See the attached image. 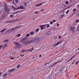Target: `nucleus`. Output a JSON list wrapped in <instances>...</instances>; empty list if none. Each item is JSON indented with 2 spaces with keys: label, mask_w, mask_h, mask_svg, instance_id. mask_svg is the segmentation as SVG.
I'll return each instance as SVG.
<instances>
[{
  "label": "nucleus",
  "mask_w": 79,
  "mask_h": 79,
  "mask_svg": "<svg viewBox=\"0 0 79 79\" xmlns=\"http://www.w3.org/2000/svg\"><path fill=\"white\" fill-rule=\"evenodd\" d=\"M27 38H24L20 40L21 42H23L25 45H27V44H30L33 42H39L40 41V39L39 38H33L30 41H27Z\"/></svg>",
  "instance_id": "nucleus-1"
},
{
  "label": "nucleus",
  "mask_w": 79,
  "mask_h": 79,
  "mask_svg": "<svg viewBox=\"0 0 79 79\" xmlns=\"http://www.w3.org/2000/svg\"><path fill=\"white\" fill-rule=\"evenodd\" d=\"M21 27L20 26H18L17 27H15V28H12L10 30H9V32H13V31H16L17 29H18L19 28H20Z\"/></svg>",
  "instance_id": "nucleus-2"
},
{
  "label": "nucleus",
  "mask_w": 79,
  "mask_h": 79,
  "mask_svg": "<svg viewBox=\"0 0 79 79\" xmlns=\"http://www.w3.org/2000/svg\"><path fill=\"white\" fill-rule=\"evenodd\" d=\"M14 44H15V45L17 46V47H18L19 48H20L21 47V45L19 43L15 42H14Z\"/></svg>",
  "instance_id": "nucleus-3"
},
{
  "label": "nucleus",
  "mask_w": 79,
  "mask_h": 79,
  "mask_svg": "<svg viewBox=\"0 0 79 79\" xmlns=\"http://www.w3.org/2000/svg\"><path fill=\"white\" fill-rule=\"evenodd\" d=\"M69 29L71 31H76V27H70L69 28Z\"/></svg>",
  "instance_id": "nucleus-4"
},
{
  "label": "nucleus",
  "mask_w": 79,
  "mask_h": 79,
  "mask_svg": "<svg viewBox=\"0 0 79 79\" xmlns=\"http://www.w3.org/2000/svg\"><path fill=\"white\" fill-rule=\"evenodd\" d=\"M60 63V61H58L57 62H56L54 64H53L52 65L49 66L48 67V68H52L53 67V66H55V65H56V64H57V63Z\"/></svg>",
  "instance_id": "nucleus-5"
},
{
  "label": "nucleus",
  "mask_w": 79,
  "mask_h": 79,
  "mask_svg": "<svg viewBox=\"0 0 79 79\" xmlns=\"http://www.w3.org/2000/svg\"><path fill=\"white\" fill-rule=\"evenodd\" d=\"M16 22L15 20L14 21H9L7 22L6 23H14Z\"/></svg>",
  "instance_id": "nucleus-6"
},
{
  "label": "nucleus",
  "mask_w": 79,
  "mask_h": 79,
  "mask_svg": "<svg viewBox=\"0 0 79 79\" xmlns=\"http://www.w3.org/2000/svg\"><path fill=\"white\" fill-rule=\"evenodd\" d=\"M54 78L53 75H51L49 76L48 79H53Z\"/></svg>",
  "instance_id": "nucleus-7"
},
{
  "label": "nucleus",
  "mask_w": 79,
  "mask_h": 79,
  "mask_svg": "<svg viewBox=\"0 0 79 79\" xmlns=\"http://www.w3.org/2000/svg\"><path fill=\"white\" fill-rule=\"evenodd\" d=\"M5 15H2L0 19V20H3L4 19H5Z\"/></svg>",
  "instance_id": "nucleus-8"
},
{
  "label": "nucleus",
  "mask_w": 79,
  "mask_h": 79,
  "mask_svg": "<svg viewBox=\"0 0 79 79\" xmlns=\"http://www.w3.org/2000/svg\"><path fill=\"white\" fill-rule=\"evenodd\" d=\"M62 42V41H59L58 42H57V43L54 44V46H57V45H59V44H60V43H61V42Z\"/></svg>",
  "instance_id": "nucleus-9"
},
{
  "label": "nucleus",
  "mask_w": 79,
  "mask_h": 79,
  "mask_svg": "<svg viewBox=\"0 0 79 79\" xmlns=\"http://www.w3.org/2000/svg\"><path fill=\"white\" fill-rule=\"evenodd\" d=\"M15 69H13L10 70L9 71V73H11L13 72V71H14V70H15Z\"/></svg>",
  "instance_id": "nucleus-10"
},
{
  "label": "nucleus",
  "mask_w": 79,
  "mask_h": 79,
  "mask_svg": "<svg viewBox=\"0 0 79 79\" xmlns=\"http://www.w3.org/2000/svg\"><path fill=\"white\" fill-rule=\"evenodd\" d=\"M4 6V9H5V10H8V7L7 6V5H6V4H5Z\"/></svg>",
  "instance_id": "nucleus-11"
},
{
  "label": "nucleus",
  "mask_w": 79,
  "mask_h": 79,
  "mask_svg": "<svg viewBox=\"0 0 79 79\" xmlns=\"http://www.w3.org/2000/svg\"><path fill=\"white\" fill-rule=\"evenodd\" d=\"M76 56V54H75V55H74L70 59H69L68 60V62H69V61H71V60H72V59H73L75 57V56Z\"/></svg>",
  "instance_id": "nucleus-12"
},
{
  "label": "nucleus",
  "mask_w": 79,
  "mask_h": 79,
  "mask_svg": "<svg viewBox=\"0 0 79 79\" xmlns=\"http://www.w3.org/2000/svg\"><path fill=\"white\" fill-rule=\"evenodd\" d=\"M18 7L19 8V10L20 9H24V8L23 6H21L19 7Z\"/></svg>",
  "instance_id": "nucleus-13"
},
{
  "label": "nucleus",
  "mask_w": 79,
  "mask_h": 79,
  "mask_svg": "<svg viewBox=\"0 0 79 79\" xmlns=\"http://www.w3.org/2000/svg\"><path fill=\"white\" fill-rule=\"evenodd\" d=\"M9 41V39H7V40H5L3 41V43H7L8 42V41Z\"/></svg>",
  "instance_id": "nucleus-14"
},
{
  "label": "nucleus",
  "mask_w": 79,
  "mask_h": 79,
  "mask_svg": "<svg viewBox=\"0 0 79 79\" xmlns=\"http://www.w3.org/2000/svg\"><path fill=\"white\" fill-rule=\"evenodd\" d=\"M3 78H5L6 77H7V74H5L4 75H3Z\"/></svg>",
  "instance_id": "nucleus-15"
},
{
  "label": "nucleus",
  "mask_w": 79,
  "mask_h": 79,
  "mask_svg": "<svg viewBox=\"0 0 79 79\" xmlns=\"http://www.w3.org/2000/svg\"><path fill=\"white\" fill-rule=\"evenodd\" d=\"M4 12H6V13L8 14V13H9V12H10V11L8 10H4Z\"/></svg>",
  "instance_id": "nucleus-16"
},
{
  "label": "nucleus",
  "mask_w": 79,
  "mask_h": 79,
  "mask_svg": "<svg viewBox=\"0 0 79 79\" xmlns=\"http://www.w3.org/2000/svg\"><path fill=\"white\" fill-rule=\"evenodd\" d=\"M6 28H4L3 29V30H2L1 31H0L1 32L3 33L5 31H6Z\"/></svg>",
  "instance_id": "nucleus-17"
},
{
  "label": "nucleus",
  "mask_w": 79,
  "mask_h": 79,
  "mask_svg": "<svg viewBox=\"0 0 79 79\" xmlns=\"http://www.w3.org/2000/svg\"><path fill=\"white\" fill-rule=\"evenodd\" d=\"M40 27H41V30H42V29H44V26L41 25H40Z\"/></svg>",
  "instance_id": "nucleus-18"
},
{
  "label": "nucleus",
  "mask_w": 79,
  "mask_h": 79,
  "mask_svg": "<svg viewBox=\"0 0 79 79\" xmlns=\"http://www.w3.org/2000/svg\"><path fill=\"white\" fill-rule=\"evenodd\" d=\"M42 4V3H40L39 4L36 5L35 6H40V5H41Z\"/></svg>",
  "instance_id": "nucleus-19"
},
{
  "label": "nucleus",
  "mask_w": 79,
  "mask_h": 79,
  "mask_svg": "<svg viewBox=\"0 0 79 79\" xmlns=\"http://www.w3.org/2000/svg\"><path fill=\"white\" fill-rule=\"evenodd\" d=\"M47 35H50L51 34V32L50 31H48L47 33Z\"/></svg>",
  "instance_id": "nucleus-20"
},
{
  "label": "nucleus",
  "mask_w": 79,
  "mask_h": 79,
  "mask_svg": "<svg viewBox=\"0 0 79 79\" xmlns=\"http://www.w3.org/2000/svg\"><path fill=\"white\" fill-rule=\"evenodd\" d=\"M60 73L61 74H63V73H64V71H63V70H61L60 71Z\"/></svg>",
  "instance_id": "nucleus-21"
},
{
  "label": "nucleus",
  "mask_w": 79,
  "mask_h": 79,
  "mask_svg": "<svg viewBox=\"0 0 79 79\" xmlns=\"http://www.w3.org/2000/svg\"><path fill=\"white\" fill-rule=\"evenodd\" d=\"M49 64H50V62H49L48 63H46L45 64V65H46V66H48V65H49Z\"/></svg>",
  "instance_id": "nucleus-22"
},
{
  "label": "nucleus",
  "mask_w": 79,
  "mask_h": 79,
  "mask_svg": "<svg viewBox=\"0 0 79 79\" xmlns=\"http://www.w3.org/2000/svg\"><path fill=\"white\" fill-rule=\"evenodd\" d=\"M14 10H19V8L18 7L17 8L14 7Z\"/></svg>",
  "instance_id": "nucleus-23"
},
{
  "label": "nucleus",
  "mask_w": 79,
  "mask_h": 79,
  "mask_svg": "<svg viewBox=\"0 0 79 79\" xmlns=\"http://www.w3.org/2000/svg\"><path fill=\"white\" fill-rule=\"evenodd\" d=\"M3 45H0V50H1L3 48Z\"/></svg>",
  "instance_id": "nucleus-24"
},
{
  "label": "nucleus",
  "mask_w": 79,
  "mask_h": 79,
  "mask_svg": "<svg viewBox=\"0 0 79 79\" xmlns=\"http://www.w3.org/2000/svg\"><path fill=\"white\" fill-rule=\"evenodd\" d=\"M35 14H36L37 15V14H39V11H36L35 12Z\"/></svg>",
  "instance_id": "nucleus-25"
},
{
  "label": "nucleus",
  "mask_w": 79,
  "mask_h": 79,
  "mask_svg": "<svg viewBox=\"0 0 79 79\" xmlns=\"http://www.w3.org/2000/svg\"><path fill=\"white\" fill-rule=\"evenodd\" d=\"M27 50H22V52H23V53L25 52H27Z\"/></svg>",
  "instance_id": "nucleus-26"
},
{
  "label": "nucleus",
  "mask_w": 79,
  "mask_h": 79,
  "mask_svg": "<svg viewBox=\"0 0 79 79\" xmlns=\"http://www.w3.org/2000/svg\"><path fill=\"white\" fill-rule=\"evenodd\" d=\"M2 46L3 47L4 46H5V47H7V44H4L3 45H2Z\"/></svg>",
  "instance_id": "nucleus-27"
},
{
  "label": "nucleus",
  "mask_w": 79,
  "mask_h": 79,
  "mask_svg": "<svg viewBox=\"0 0 79 79\" xmlns=\"http://www.w3.org/2000/svg\"><path fill=\"white\" fill-rule=\"evenodd\" d=\"M76 23H79V19H77L76 20Z\"/></svg>",
  "instance_id": "nucleus-28"
},
{
  "label": "nucleus",
  "mask_w": 79,
  "mask_h": 79,
  "mask_svg": "<svg viewBox=\"0 0 79 79\" xmlns=\"http://www.w3.org/2000/svg\"><path fill=\"white\" fill-rule=\"evenodd\" d=\"M21 36V34H18L16 35V37H20Z\"/></svg>",
  "instance_id": "nucleus-29"
},
{
  "label": "nucleus",
  "mask_w": 79,
  "mask_h": 79,
  "mask_svg": "<svg viewBox=\"0 0 79 79\" xmlns=\"http://www.w3.org/2000/svg\"><path fill=\"white\" fill-rule=\"evenodd\" d=\"M19 13V11H17V12H14V14H18Z\"/></svg>",
  "instance_id": "nucleus-30"
},
{
  "label": "nucleus",
  "mask_w": 79,
  "mask_h": 79,
  "mask_svg": "<svg viewBox=\"0 0 79 79\" xmlns=\"http://www.w3.org/2000/svg\"><path fill=\"white\" fill-rule=\"evenodd\" d=\"M30 35V34H28L26 35V37H29V36Z\"/></svg>",
  "instance_id": "nucleus-31"
},
{
  "label": "nucleus",
  "mask_w": 79,
  "mask_h": 79,
  "mask_svg": "<svg viewBox=\"0 0 79 79\" xmlns=\"http://www.w3.org/2000/svg\"><path fill=\"white\" fill-rule=\"evenodd\" d=\"M24 5L25 6H27V3H24Z\"/></svg>",
  "instance_id": "nucleus-32"
},
{
  "label": "nucleus",
  "mask_w": 79,
  "mask_h": 79,
  "mask_svg": "<svg viewBox=\"0 0 79 79\" xmlns=\"http://www.w3.org/2000/svg\"><path fill=\"white\" fill-rule=\"evenodd\" d=\"M39 31V28H37L35 30L36 32H38Z\"/></svg>",
  "instance_id": "nucleus-33"
},
{
  "label": "nucleus",
  "mask_w": 79,
  "mask_h": 79,
  "mask_svg": "<svg viewBox=\"0 0 79 79\" xmlns=\"http://www.w3.org/2000/svg\"><path fill=\"white\" fill-rule=\"evenodd\" d=\"M13 15H10V18H13Z\"/></svg>",
  "instance_id": "nucleus-34"
},
{
  "label": "nucleus",
  "mask_w": 79,
  "mask_h": 79,
  "mask_svg": "<svg viewBox=\"0 0 79 79\" xmlns=\"http://www.w3.org/2000/svg\"><path fill=\"white\" fill-rule=\"evenodd\" d=\"M77 16H79V12L77 13Z\"/></svg>",
  "instance_id": "nucleus-35"
},
{
  "label": "nucleus",
  "mask_w": 79,
  "mask_h": 79,
  "mask_svg": "<svg viewBox=\"0 0 79 79\" xmlns=\"http://www.w3.org/2000/svg\"><path fill=\"white\" fill-rule=\"evenodd\" d=\"M69 3V2H68V1H66L65 2V4H67V5H68V4Z\"/></svg>",
  "instance_id": "nucleus-36"
},
{
  "label": "nucleus",
  "mask_w": 79,
  "mask_h": 79,
  "mask_svg": "<svg viewBox=\"0 0 79 79\" xmlns=\"http://www.w3.org/2000/svg\"><path fill=\"white\" fill-rule=\"evenodd\" d=\"M79 60L77 61L76 63H75L76 65H77V64H78V63H79Z\"/></svg>",
  "instance_id": "nucleus-37"
},
{
  "label": "nucleus",
  "mask_w": 79,
  "mask_h": 79,
  "mask_svg": "<svg viewBox=\"0 0 79 79\" xmlns=\"http://www.w3.org/2000/svg\"><path fill=\"white\" fill-rule=\"evenodd\" d=\"M53 30L54 31H55V30H56V28L55 27H54L52 28Z\"/></svg>",
  "instance_id": "nucleus-38"
},
{
  "label": "nucleus",
  "mask_w": 79,
  "mask_h": 79,
  "mask_svg": "<svg viewBox=\"0 0 79 79\" xmlns=\"http://www.w3.org/2000/svg\"><path fill=\"white\" fill-rule=\"evenodd\" d=\"M20 66H21V65H20L19 64L18 65V66L17 67V68H19V67H20Z\"/></svg>",
  "instance_id": "nucleus-39"
},
{
  "label": "nucleus",
  "mask_w": 79,
  "mask_h": 79,
  "mask_svg": "<svg viewBox=\"0 0 79 79\" xmlns=\"http://www.w3.org/2000/svg\"><path fill=\"white\" fill-rule=\"evenodd\" d=\"M76 11V8H75V9H73V11Z\"/></svg>",
  "instance_id": "nucleus-40"
},
{
  "label": "nucleus",
  "mask_w": 79,
  "mask_h": 79,
  "mask_svg": "<svg viewBox=\"0 0 79 79\" xmlns=\"http://www.w3.org/2000/svg\"><path fill=\"white\" fill-rule=\"evenodd\" d=\"M69 10H67V12H66V14L67 15L68 13H69Z\"/></svg>",
  "instance_id": "nucleus-41"
},
{
  "label": "nucleus",
  "mask_w": 79,
  "mask_h": 79,
  "mask_svg": "<svg viewBox=\"0 0 79 79\" xmlns=\"http://www.w3.org/2000/svg\"><path fill=\"white\" fill-rule=\"evenodd\" d=\"M16 58L15 57H13L12 58H11V60H15V59Z\"/></svg>",
  "instance_id": "nucleus-42"
},
{
  "label": "nucleus",
  "mask_w": 79,
  "mask_h": 79,
  "mask_svg": "<svg viewBox=\"0 0 79 79\" xmlns=\"http://www.w3.org/2000/svg\"><path fill=\"white\" fill-rule=\"evenodd\" d=\"M64 16V14H63V15H61V17L62 18H63Z\"/></svg>",
  "instance_id": "nucleus-43"
},
{
  "label": "nucleus",
  "mask_w": 79,
  "mask_h": 79,
  "mask_svg": "<svg viewBox=\"0 0 79 79\" xmlns=\"http://www.w3.org/2000/svg\"><path fill=\"white\" fill-rule=\"evenodd\" d=\"M47 27H50V25L49 24L47 25Z\"/></svg>",
  "instance_id": "nucleus-44"
},
{
  "label": "nucleus",
  "mask_w": 79,
  "mask_h": 79,
  "mask_svg": "<svg viewBox=\"0 0 79 79\" xmlns=\"http://www.w3.org/2000/svg\"><path fill=\"white\" fill-rule=\"evenodd\" d=\"M58 37L59 39H61L62 38V37L61 36H59Z\"/></svg>",
  "instance_id": "nucleus-45"
},
{
  "label": "nucleus",
  "mask_w": 79,
  "mask_h": 79,
  "mask_svg": "<svg viewBox=\"0 0 79 79\" xmlns=\"http://www.w3.org/2000/svg\"><path fill=\"white\" fill-rule=\"evenodd\" d=\"M77 30L79 31V26L77 27Z\"/></svg>",
  "instance_id": "nucleus-46"
},
{
  "label": "nucleus",
  "mask_w": 79,
  "mask_h": 79,
  "mask_svg": "<svg viewBox=\"0 0 79 79\" xmlns=\"http://www.w3.org/2000/svg\"><path fill=\"white\" fill-rule=\"evenodd\" d=\"M27 51H28V52H32V50H31V49L27 50Z\"/></svg>",
  "instance_id": "nucleus-47"
},
{
  "label": "nucleus",
  "mask_w": 79,
  "mask_h": 79,
  "mask_svg": "<svg viewBox=\"0 0 79 79\" xmlns=\"http://www.w3.org/2000/svg\"><path fill=\"white\" fill-rule=\"evenodd\" d=\"M30 34L31 35H33L34 34V33H33V32H31Z\"/></svg>",
  "instance_id": "nucleus-48"
},
{
  "label": "nucleus",
  "mask_w": 79,
  "mask_h": 79,
  "mask_svg": "<svg viewBox=\"0 0 79 79\" xmlns=\"http://www.w3.org/2000/svg\"><path fill=\"white\" fill-rule=\"evenodd\" d=\"M31 51L34 50V48L33 47H32L31 49Z\"/></svg>",
  "instance_id": "nucleus-49"
},
{
  "label": "nucleus",
  "mask_w": 79,
  "mask_h": 79,
  "mask_svg": "<svg viewBox=\"0 0 79 79\" xmlns=\"http://www.w3.org/2000/svg\"><path fill=\"white\" fill-rule=\"evenodd\" d=\"M19 2L18 0H15V2L16 3H18Z\"/></svg>",
  "instance_id": "nucleus-50"
},
{
  "label": "nucleus",
  "mask_w": 79,
  "mask_h": 79,
  "mask_svg": "<svg viewBox=\"0 0 79 79\" xmlns=\"http://www.w3.org/2000/svg\"><path fill=\"white\" fill-rule=\"evenodd\" d=\"M50 23L51 25H52L53 24V22H50Z\"/></svg>",
  "instance_id": "nucleus-51"
},
{
  "label": "nucleus",
  "mask_w": 79,
  "mask_h": 79,
  "mask_svg": "<svg viewBox=\"0 0 79 79\" xmlns=\"http://www.w3.org/2000/svg\"><path fill=\"white\" fill-rule=\"evenodd\" d=\"M56 74V75H58V74H59V72H57Z\"/></svg>",
  "instance_id": "nucleus-52"
},
{
  "label": "nucleus",
  "mask_w": 79,
  "mask_h": 79,
  "mask_svg": "<svg viewBox=\"0 0 79 79\" xmlns=\"http://www.w3.org/2000/svg\"><path fill=\"white\" fill-rule=\"evenodd\" d=\"M44 11V9H41L40 10V11Z\"/></svg>",
  "instance_id": "nucleus-53"
},
{
  "label": "nucleus",
  "mask_w": 79,
  "mask_h": 79,
  "mask_svg": "<svg viewBox=\"0 0 79 79\" xmlns=\"http://www.w3.org/2000/svg\"><path fill=\"white\" fill-rule=\"evenodd\" d=\"M53 23H55V22H56V20H53L52 21Z\"/></svg>",
  "instance_id": "nucleus-54"
},
{
  "label": "nucleus",
  "mask_w": 79,
  "mask_h": 79,
  "mask_svg": "<svg viewBox=\"0 0 79 79\" xmlns=\"http://www.w3.org/2000/svg\"><path fill=\"white\" fill-rule=\"evenodd\" d=\"M11 8H14V9L15 8V7H14L13 6H11Z\"/></svg>",
  "instance_id": "nucleus-55"
},
{
  "label": "nucleus",
  "mask_w": 79,
  "mask_h": 79,
  "mask_svg": "<svg viewBox=\"0 0 79 79\" xmlns=\"http://www.w3.org/2000/svg\"><path fill=\"white\" fill-rule=\"evenodd\" d=\"M24 55H20V56H24Z\"/></svg>",
  "instance_id": "nucleus-56"
},
{
  "label": "nucleus",
  "mask_w": 79,
  "mask_h": 79,
  "mask_svg": "<svg viewBox=\"0 0 79 79\" xmlns=\"http://www.w3.org/2000/svg\"><path fill=\"white\" fill-rule=\"evenodd\" d=\"M42 57V56L40 54V55L39 56V57Z\"/></svg>",
  "instance_id": "nucleus-57"
},
{
  "label": "nucleus",
  "mask_w": 79,
  "mask_h": 79,
  "mask_svg": "<svg viewBox=\"0 0 79 79\" xmlns=\"http://www.w3.org/2000/svg\"><path fill=\"white\" fill-rule=\"evenodd\" d=\"M11 57H12V56H10V58H11H11H11Z\"/></svg>",
  "instance_id": "nucleus-58"
},
{
  "label": "nucleus",
  "mask_w": 79,
  "mask_h": 79,
  "mask_svg": "<svg viewBox=\"0 0 79 79\" xmlns=\"http://www.w3.org/2000/svg\"><path fill=\"white\" fill-rule=\"evenodd\" d=\"M35 58L34 57H33L32 60H33V61H34V60H35V59H34Z\"/></svg>",
  "instance_id": "nucleus-59"
},
{
  "label": "nucleus",
  "mask_w": 79,
  "mask_h": 79,
  "mask_svg": "<svg viewBox=\"0 0 79 79\" xmlns=\"http://www.w3.org/2000/svg\"><path fill=\"white\" fill-rule=\"evenodd\" d=\"M77 7L78 8H79V5H78L77 6Z\"/></svg>",
  "instance_id": "nucleus-60"
},
{
  "label": "nucleus",
  "mask_w": 79,
  "mask_h": 79,
  "mask_svg": "<svg viewBox=\"0 0 79 79\" xmlns=\"http://www.w3.org/2000/svg\"><path fill=\"white\" fill-rule=\"evenodd\" d=\"M57 27H58V26H59V24H57Z\"/></svg>",
  "instance_id": "nucleus-61"
},
{
  "label": "nucleus",
  "mask_w": 79,
  "mask_h": 79,
  "mask_svg": "<svg viewBox=\"0 0 79 79\" xmlns=\"http://www.w3.org/2000/svg\"><path fill=\"white\" fill-rule=\"evenodd\" d=\"M65 13V11H63V12H62V13Z\"/></svg>",
  "instance_id": "nucleus-62"
},
{
  "label": "nucleus",
  "mask_w": 79,
  "mask_h": 79,
  "mask_svg": "<svg viewBox=\"0 0 79 79\" xmlns=\"http://www.w3.org/2000/svg\"><path fill=\"white\" fill-rule=\"evenodd\" d=\"M17 58H19V56H18Z\"/></svg>",
  "instance_id": "nucleus-63"
},
{
  "label": "nucleus",
  "mask_w": 79,
  "mask_h": 79,
  "mask_svg": "<svg viewBox=\"0 0 79 79\" xmlns=\"http://www.w3.org/2000/svg\"><path fill=\"white\" fill-rule=\"evenodd\" d=\"M31 79H32V78H33V77H31Z\"/></svg>",
  "instance_id": "nucleus-64"
}]
</instances>
